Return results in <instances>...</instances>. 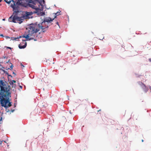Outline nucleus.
Instances as JSON below:
<instances>
[{"mask_svg": "<svg viewBox=\"0 0 151 151\" xmlns=\"http://www.w3.org/2000/svg\"><path fill=\"white\" fill-rule=\"evenodd\" d=\"M28 3L29 6L33 9H35L33 12L35 13L39 14L41 11L43 10V6L38 0H26Z\"/></svg>", "mask_w": 151, "mask_h": 151, "instance_id": "7ed1b4c3", "label": "nucleus"}, {"mask_svg": "<svg viewBox=\"0 0 151 151\" xmlns=\"http://www.w3.org/2000/svg\"><path fill=\"white\" fill-rule=\"evenodd\" d=\"M1 1H2V0H0V2H1Z\"/></svg>", "mask_w": 151, "mask_h": 151, "instance_id": "bb28decb", "label": "nucleus"}, {"mask_svg": "<svg viewBox=\"0 0 151 151\" xmlns=\"http://www.w3.org/2000/svg\"><path fill=\"white\" fill-rule=\"evenodd\" d=\"M16 82V81L15 80H12V81H11V83H10V84L11 85L12 84H13L14 83H15Z\"/></svg>", "mask_w": 151, "mask_h": 151, "instance_id": "f8f14e48", "label": "nucleus"}, {"mask_svg": "<svg viewBox=\"0 0 151 151\" xmlns=\"http://www.w3.org/2000/svg\"><path fill=\"white\" fill-rule=\"evenodd\" d=\"M12 0L13 4L11 5V6L13 9V11H14L13 14L14 12L16 13H19L20 12L19 6L21 4V1L18 0L17 2H16L13 0Z\"/></svg>", "mask_w": 151, "mask_h": 151, "instance_id": "20e7f679", "label": "nucleus"}, {"mask_svg": "<svg viewBox=\"0 0 151 151\" xmlns=\"http://www.w3.org/2000/svg\"><path fill=\"white\" fill-rule=\"evenodd\" d=\"M22 17H18L17 15H15L14 19V20L15 21L14 23H18L19 24H21L23 22V19H22Z\"/></svg>", "mask_w": 151, "mask_h": 151, "instance_id": "39448f33", "label": "nucleus"}, {"mask_svg": "<svg viewBox=\"0 0 151 151\" xmlns=\"http://www.w3.org/2000/svg\"><path fill=\"white\" fill-rule=\"evenodd\" d=\"M21 37V36H19V37H17V38H14V37H13V40H16L17 39H18L19 38H20Z\"/></svg>", "mask_w": 151, "mask_h": 151, "instance_id": "ddd939ff", "label": "nucleus"}, {"mask_svg": "<svg viewBox=\"0 0 151 151\" xmlns=\"http://www.w3.org/2000/svg\"><path fill=\"white\" fill-rule=\"evenodd\" d=\"M2 119V118L1 117V118H0V121H1Z\"/></svg>", "mask_w": 151, "mask_h": 151, "instance_id": "a211bd4d", "label": "nucleus"}, {"mask_svg": "<svg viewBox=\"0 0 151 151\" xmlns=\"http://www.w3.org/2000/svg\"><path fill=\"white\" fill-rule=\"evenodd\" d=\"M56 24H58V25H59L58 24V22H56Z\"/></svg>", "mask_w": 151, "mask_h": 151, "instance_id": "6ab92c4d", "label": "nucleus"}, {"mask_svg": "<svg viewBox=\"0 0 151 151\" xmlns=\"http://www.w3.org/2000/svg\"><path fill=\"white\" fill-rule=\"evenodd\" d=\"M15 15H14L13 17H12V16L10 17L9 19V21L10 22H14L15 21V20H14V18L15 17Z\"/></svg>", "mask_w": 151, "mask_h": 151, "instance_id": "1a4fd4ad", "label": "nucleus"}, {"mask_svg": "<svg viewBox=\"0 0 151 151\" xmlns=\"http://www.w3.org/2000/svg\"><path fill=\"white\" fill-rule=\"evenodd\" d=\"M8 48H9V49H11V48L10 47H8Z\"/></svg>", "mask_w": 151, "mask_h": 151, "instance_id": "412c9836", "label": "nucleus"}, {"mask_svg": "<svg viewBox=\"0 0 151 151\" xmlns=\"http://www.w3.org/2000/svg\"><path fill=\"white\" fill-rule=\"evenodd\" d=\"M5 20V19H3V20L4 21Z\"/></svg>", "mask_w": 151, "mask_h": 151, "instance_id": "5701e85b", "label": "nucleus"}, {"mask_svg": "<svg viewBox=\"0 0 151 151\" xmlns=\"http://www.w3.org/2000/svg\"><path fill=\"white\" fill-rule=\"evenodd\" d=\"M142 83L141 87L142 88L145 92H146L148 91V88L145 84H143Z\"/></svg>", "mask_w": 151, "mask_h": 151, "instance_id": "6e6552de", "label": "nucleus"}, {"mask_svg": "<svg viewBox=\"0 0 151 151\" xmlns=\"http://www.w3.org/2000/svg\"><path fill=\"white\" fill-rule=\"evenodd\" d=\"M7 83L6 82L0 80V104L2 106L5 108L6 112H9L10 110L8 108L12 106V102H10L11 93Z\"/></svg>", "mask_w": 151, "mask_h": 151, "instance_id": "f03ea898", "label": "nucleus"}, {"mask_svg": "<svg viewBox=\"0 0 151 151\" xmlns=\"http://www.w3.org/2000/svg\"><path fill=\"white\" fill-rule=\"evenodd\" d=\"M54 19V18L52 19L49 17H47L45 18L44 21L41 23L31 24L27 29V34L24 35L22 37L26 39L27 40L34 39L35 37L37 36L36 34L40 30L42 32H46L49 26L52 24L51 22Z\"/></svg>", "mask_w": 151, "mask_h": 151, "instance_id": "f257e3e1", "label": "nucleus"}, {"mask_svg": "<svg viewBox=\"0 0 151 151\" xmlns=\"http://www.w3.org/2000/svg\"><path fill=\"white\" fill-rule=\"evenodd\" d=\"M14 87H15L16 86V85L14 84Z\"/></svg>", "mask_w": 151, "mask_h": 151, "instance_id": "b1692460", "label": "nucleus"}, {"mask_svg": "<svg viewBox=\"0 0 151 151\" xmlns=\"http://www.w3.org/2000/svg\"><path fill=\"white\" fill-rule=\"evenodd\" d=\"M72 53V52H70V51H69L68 52V53L67 54H69L70 55V56H74V55H72V54H70V53Z\"/></svg>", "mask_w": 151, "mask_h": 151, "instance_id": "9b49d317", "label": "nucleus"}, {"mask_svg": "<svg viewBox=\"0 0 151 151\" xmlns=\"http://www.w3.org/2000/svg\"><path fill=\"white\" fill-rule=\"evenodd\" d=\"M14 111V109H12L11 110V112H13Z\"/></svg>", "mask_w": 151, "mask_h": 151, "instance_id": "2eb2a0df", "label": "nucleus"}, {"mask_svg": "<svg viewBox=\"0 0 151 151\" xmlns=\"http://www.w3.org/2000/svg\"><path fill=\"white\" fill-rule=\"evenodd\" d=\"M4 1L7 3L9 4L11 1H12V0H10L9 1L8 0H4Z\"/></svg>", "mask_w": 151, "mask_h": 151, "instance_id": "9d476101", "label": "nucleus"}, {"mask_svg": "<svg viewBox=\"0 0 151 151\" xmlns=\"http://www.w3.org/2000/svg\"><path fill=\"white\" fill-rule=\"evenodd\" d=\"M32 14L31 12H26L24 13L22 15V18L23 19H29V16H30Z\"/></svg>", "mask_w": 151, "mask_h": 151, "instance_id": "423d86ee", "label": "nucleus"}, {"mask_svg": "<svg viewBox=\"0 0 151 151\" xmlns=\"http://www.w3.org/2000/svg\"><path fill=\"white\" fill-rule=\"evenodd\" d=\"M0 36H3V35H0Z\"/></svg>", "mask_w": 151, "mask_h": 151, "instance_id": "aec40b11", "label": "nucleus"}, {"mask_svg": "<svg viewBox=\"0 0 151 151\" xmlns=\"http://www.w3.org/2000/svg\"><path fill=\"white\" fill-rule=\"evenodd\" d=\"M149 61L150 62H151V58H149Z\"/></svg>", "mask_w": 151, "mask_h": 151, "instance_id": "f3484780", "label": "nucleus"}, {"mask_svg": "<svg viewBox=\"0 0 151 151\" xmlns=\"http://www.w3.org/2000/svg\"><path fill=\"white\" fill-rule=\"evenodd\" d=\"M13 73H14V74H15L14 73V72Z\"/></svg>", "mask_w": 151, "mask_h": 151, "instance_id": "cd10ccee", "label": "nucleus"}, {"mask_svg": "<svg viewBox=\"0 0 151 151\" xmlns=\"http://www.w3.org/2000/svg\"><path fill=\"white\" fill-rule=\"evenodd\" d=\"M27 46L26 42H21L19 45V47L20 49H23L25 48Z\"/></svg>", "mask_w": 151, "mask_h": 151, "instance_id": "0eeeda50", "label": "nucleus"}, {"mask_svg": "<svg viewBox=\"0 0 151 151\" xmlns=\"http://www.w3.org/2000/svg\"><path fill=\"white\" fill-rule=\"evenodd\" d=\"M1 143H2V142H1H1H0V145H1Z\"/></svg>", "mask_w": 151, "mask_h": 151, "instance_id": "4be33fe9", "label": "nucleus"}, {"mask_svg": "<svg viewBox=\"0 0 151 151\" xmlns=\"http://www.w3.org/2000/svg\"><path fill=\"white\" fill-rule=\"evenodd\" d=\"M10 68H11V69H12V68H13V65H12L10 66Z\"/></svg>", "mask_w": 151, "mask_h": 151, "instance_id": "dca6fc26", "label": "nucleus"}, {"mask_svg": "<svg viewBox=\"0 0 151 151\" xmlns=\"http://www.w3.org/2000/svg\"><path fill=\"white\" fill-rule=\"evenodd\" d=\"M142 142H143V139H142Z\"/></svg>", "mask_w": 151, "mask_h": 151, "instance_id": "a878e982", "label": "nucleus"}, {"mask_svg": "<svg viewBox=\"0 0 151 151\" xmlns=\"http://www.w3.org/2000/svg\"><path fill=\"white\" fill-rule=\"evenodd\" d=\"M21 68L22 69H23V68L24 67V66L21 63Z\"/></svg>", "mask_w": 151, "mask_h": 151, "instance_id": "4468645a", "label": "nucleus"}, {"mask_svg": "<svg viewBox=\"0 0 151 151\" xmlns=\"http://www.w3.org/2000/svg\"><path fill=\"white\" fill-rule=\"evenodd\" d=\"M20 87L21 88H22V86H20Z\"/></svg>", "mask_w": 151, "mask_h": 151, "instance_id": "393cba45", "label": "nucleus"}]
</instances>
